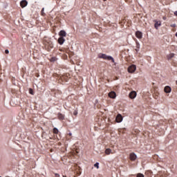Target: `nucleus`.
Wrapping results in <instances>:
<instances>
[{
  "mask_svg": "<svg viewBox=\"0 0 177 177\" xmlns=\"http://www.w3.org/2000/svg\"><path fill=\"white\" fill-rule=\"evenodd\" d=\"M160 26H161V23L160 22L158 23V21H156L155 23L154 27H155V28H156V30H158V27H160Z\"/></svg>",
  "mask_w": 177,
  "mask_h": 177,
  "instance_id": "f8f14e48",
  "label": "nucleus"
},
{
  "mask_svg": "<svg viewBox=\"0 0 177 177\" xmlns=\"http://www.w3.org/2000/svg\"><path fill=\"white\" fill-rule=\"evenodd\" d=\"M135 71H136V65H131L128 68L129 73H135Z\"/></svg>",
  "mask_w": 177,
  "mask_h": 177,
  "instance_id": "f03ea898",
  "label": "nucleus"
},
{
  "mask_svg": "<svg viewBox=\"0 0 177 177\" xmlns=\"http://www.w3.org/2000/svg\"><path fill=\"white\" fill-rule=\"evenodd\" d=\"M109 96L111 97V99H115L117 95L115 94V92L111 91L109 93Z\"/></svg>",
  "mask_w": 177,
  "mask_h": 177,
  "instance_id": "6e6552de",
  "label": "nucleus"
},
{
  "mask_svg": "<svg viewBox=\"0 0 177 177\" xmlns=\"http://www.w3.org/2000/svg\"><path fill=\"white\" fill-rule=\"evenodd\" d=\"M5 53H6V55H8L9 53V50H6Z\"/></svg>",
  "mask_w": 177,
  "mask_h": 177,
  "instance_id": "4be33fe9",
  "label": "nucleus"
},
{
  "mask_svg": "<svg viewBox=\"0 0 177 177\" xmlns=\"http://www.w3.org/2000/svg\"><path fill=\"white\" fill-rule=\"evenodd\" d=\"M78 114V111H73V115H77Z\"/></svg>",
  "mask_w": 177,
  "mask_h": 177,
  "instance_id": "412c9836",
  "label": "nucleus"
},
{
  "mask_svg": "<svg viewBox=\"0 0 177 177\" xmlns=\"http://www.w3.org/2000/svg\"><path fill=\"white\" fill-rule=\"evenodd\" d=\"M136 52H139V49H136Z\"/></svg>",
  "mask_w": 177,
  "mask_h": 177,
  "instance_id": "393cba45",
  "label": "nucleus"
},
{
  "mask_svg": "<svg viewBox=\"0 0 177 177\" xmlns=\"http://www.w3.org/2000/svg\"><path fill=\"white\" fill-rule=\"evenodd\" d=\"M104 1H106V0H104Z\"/></svg>",
  "mask_w": 177,
  "mask_h": 177,
  "instance_id": "c756f323",
  "label": "nucleus"
},
{
  "mask_svg": "<svg viewBox=\"0 0 177 177\" xmlns=\"http://www.w3.org/2000/svg\"><path fill=\"white\" fill-rule=\"evenodd\" d=\"M57 115H58L59 120H64V115L59 113H58Z\"/></svg>",
  "mask_w": 177,
  "mask_h": 177,
  "instance_id": "ddd939ff",
  "label": "nucleus"
},
{
  "mask_svg": "<svg viewBox=\"0 0 177 177\" xmlns=\"http://www.w3.org/2000/svg\"><path fill=\"white\" fill-rule=\"evenodd\" d=\"M136 91H131L130 93H129V97L130 99H135V97H136Z\"/></svg>",
  "mask_w": 177,
  "mask_h": 177,
  "instance_id": "0eeeda50",
  "label": "nucleus"
},
{
  "mask_svg": "<svg viewBox=\"0 0 177 177\" xmlns=\"http://www.w3.org/2000/svg\"><path fill=\"white\" fill-rule=\"evenodd\" d=\"M122 120H123L122 115L120 113L118 114L115 118L116 122H122Z\"/></svg>",
  "mask_w": 177,
  "mask_h": 177,
  "instance_id": "20e7f679",
  "label": "nucleus"
},
{
  "mask_svg": "<svg viewBox=\"0 0 177 177\" xmlns=\"http://www.w3.org/2000/svg\"><path fill=\"white\" fill-rule=\"evenodd\" d=\"M64 42H66V39L63 37H59L58 39V44H59V45H63Z\"/></svg>",
  "mask_w": 177,
  "mask_h": 177,
  "instance_id": "39448f33",
  "label": "nucleus"
},
{
  "mask_svg": "<svg viewBox=\"0 0 177 177\" xmlns=\"http://www.w3.org/2000/svg\"><path fill=\"white\" fill-rule=\"evenodd\" d=\"M98 57L100 59H104V60H111L112 63H114V58L110 55H107L106 54H99Z\"/></svg>",
  "mask_w": 177,
  "mask_h": 177,
  "instance_id": "f257e3e1",
  "label": "nucleus"
},
{
  "mask_svg": "<svg viewBox=\"0 0 177 177\" xmlns=\"http://www.w3.org/2000/svg\"><path fill=\"white\" fill-rule=\"evenodd\" d=\"M94 167H95V168H97V169H99V162H96V163L94 165Z\"/></svg>",
  "mask_w": 177,
  "mask_h": 177,
  "instance_id": "6ab92c4d",
  "label": "nucleus"
},
{
  "mask_svg": "<svg viewBox=\"0 0 177 177\" xmlns=\"http://www.w3.org/2000/svg\"><path fill=\"white\" fill-rule=\"evenodd\" d=\"M175 16H177V11L174 12Z\"/></svg>",
  "mask_w": 177,
  "mask_h": 177,
  "instance_id": "b1692460",
  "label": "nucleus"
},
{
  "mask_svg": "<svg viewBox=\"0 0 177 177\" xmlns=\"http://www.w3.org/2000/svg\"><path fill=\"white\" fill-rule=\"evenodd\" d=\"M136 158H137V156H136V154H135V153H130V160L131 161H135Z\"/></svg>",
  "mask_w": 177,
  "mask_h": 177,
  "instance_id": "1a4fd4ad",
  "label": "nucleus"
},
{
  "mask_svg": "<svg viewBox=\"0 0 177 177\" xmlns=\"http://www.w3.org/2000/svg\"><path fill=\"white\" fill-rule=\"evenodd\" d=\"M105 154H106L107 156L111 154V149H106L105 150Z\"/></svg>",
  "mask_w": 177,
  "mask_h": 177,
  "instance_id": "4468645a",
  "label": "nucleus"
},
{
  "mask_svg": "<svg viewBox=\"0 0 177 177\" xmlns=\"http://www.w3.org/2000/svg\"><path fill=\"white\" fill-rule=\"evenodd\" d=\"M21 8H26L27 5H28V3L26 0H22L20 3Z\"/></svg>",
  "mask_w": 177,
  "mask_h": 177,
  "instance_id": "423d86ee",
  "label": "nucleus"
},
{
  "mask_svg": "<svg viewBox=\"0 0 177 177\" xmlns=\"http://www.w3.org/2000/svg\"><path fill=\"white\" fill-rule=\"evenodd\" d=\"M137 177H145V175H143L142 174L139 173V174H137Z\"/></svg>",
  "mask_w": 177,
  "mask_h": 177,
  "instance_id": "aec40b11",
  "label": "nucleus"
},
{
  "mask_svg": "<svg viewBox=\"0 0 177 177\" xmlns=\"http://www.w3.org/2000/svg\"><path fill=\"white\" fill-rule=\"evenodd\" d=\"M59 37H62V38H64V37H67V33L64 30H61L59 32Z\"/></svg>",
  "mask_w": 177,
  "mask_h": 177,
  "instance_id": "9d476101",
  "label": "nucleus"
},
{
  "mask_svg": "<svg viewBox=\"0 0 177 177\" xmlns=\"http://www.w3.org/2000/svg\"><path fill=\"white\" fill-rule=\"evenodd\" d=\"M137 48H139V44L137 45Z\"/></svg>",
  "mask_w": 177,
  "mask_h": 177,
  "instance_id": "bb28decb",
  "label": "nucleus"
},
{
  "mask_svg": "<svg viewBox=\"0 0 177 177\" xmlns=\"http://www.w3.org/2000/svg\"><path fill=\"white\" fill-rule=\"evenodd\" d=\"M136 36L138 39H141V38L143 37V35L142 34V32L140 31H137L136 32Z\"/></svg>",
  "mask_w": 177,
  "mask_h": 177,
  "instance_id": "9b49d317",
  "label": "nucleus"
},
{
  "mask_svg": "<svg viewBox=\"0 0 177 177\" xmlns=\"http://www.w3.org/2000/svg\"><path fill=\"white\" fill-rule=\"evenodd\" d=\"M164 92L165 93H171V92H172V88L169 86H166L164 88Z\"/></svg>",
  "mask_w": 177,
  "mask_h": 177,
  "instance_id": "7ed1b4c3",
  "label": "nucleus"
},
{
  "mask_svg": "<svg viewBox=\"0 0 177 177\" xmlns=\"http://www.w3.org/2000/svg\"><path fill=\"white\" fill-rule=\"evenodd\" d=\"M64 177H67V176H64Z\"/></svg>",
  "mask_w": 177,
  "mask_h": 177,
  "instance_id": "c85d7f7f",
  "label": "nucleus"
},
{
  "mask_svg": "<svg viewBox=\"0 0 177 177\" xmlns=\"http://www.w3.org/2000/svg\"><path fill=\"white\" fill-rule=\"evenodd\" d=\"M55 175H56L57 176H59V174H56Z\"/></svg>",
  "mask_w": 177,
  "mask_h": 177,
  "instance_id": "cd10ccee",
  "label": "nucleus"
},
{
  "mask_svg": "<svg viewBox=\"0 0 177 177\" xmlns=\"http://www.w3.org/2000/svg\"><path fill=\"white\" fill-rule=\"evenodd\" d=\"M174 56H175V55L174 53H171L168 55V59H172V57H174Z\"/></svg>",
  "mask_w": 177,
  "mask_h": 177,
  "instance_id": "f3484780",
  "label": "nucleus"
},
{
  "mask_svg": "<svg viewBox=\"0 0 177 177\" xmlns=\"http://www.w3.org/2000/svg\"><path fill=\"white\" fill-rule=\"evenodd\" d=\"M29 93H30V95H34V90H32V88H30V89H29Z\"/></svg>",
  "mask_w": 177,
  "mask_h": 177,
  "instance_id": "a211bd4d",
  "label": "nucleus"
},
{
  "mask_svg": "<svg viewBox=\"0 0 177 177\" xmlns=\"http://www.w3.org/2000/svg\"><path fill=\"white\" fill-rule=\"evenodd\" d=\"M53 133H55V135H57V133H59V129H57V128L55 127L53 129Z\"/></svg>",
  "mask_w": 177,
  "mask_h": 177,
  "instance_id": "2eb2a0df",
  "label": "nucleus"
},
{
  "mask_svg": "<svg viewBox=\"0 0 177 177\" xmlns=\"http://www.w3.org/2000/svg\"><path fill=\"white\" fill-rule=\"evenodd\" d=\"M71 135H73L71 133H69V136H71Z\"/></svg>",
  "mask_w": 177,
  "mask_h": 177,
  "instance_id": "a878e982",
  "label": "nucleus"
},
{
  "mask_svg": "<svg viewBox=\"0 0 177 177\" xmlns=\"http://www.w3.org/2000/svg\"><path fill=\"white\" fill-rule=\"evenodd\" d=\"M41 16H45V8H43L41 11Z\"/></svg>",
  "mask_w": 177,
  "mask_h": 177,
  "instance_id": "dca6fc26",
  "label": "nucleus"
},
{
  "mask_svg": "<svg viewBox=\"0 0 177 177\" xmlns=\"http://www.w3.org/2000/svg\"><path fill=\"white\" fill-rule=\"evenodd\" d=\"M50 48H53V44H50Z\"/></svg>",
  "mask_w": 177,
  "mask_h": 177,
  "instance_id": "5701e85b",
  "label": "nucleus"
}]
</instances>
